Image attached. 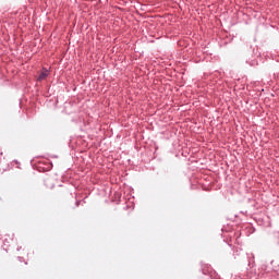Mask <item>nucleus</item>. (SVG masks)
Returning <instances> with one entry per match:
<instances>
[{
    "instance_id": "nucleus-1",
    "label": "nucleus",
    "mask_w": 279,
    "mask_h": 279,
    "mask_svg": "<svg viewBox=\"0 0 279 279\" xmlns=\"http://www.w3.org/2000/svg\"><path fill=\"white\" fill-rule=\"evenodd\" d=\"M47 77H49V70L43 69L38 76V82H43V80H47Z\"/></svg>"
}]
</instances>
